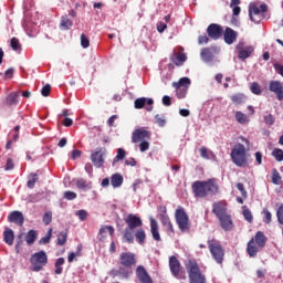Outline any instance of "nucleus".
<instances>
[{
  "instance_id": "13",
  "label": "nucleus",
  "mask_w": 283,
  "mask_h": 283,
  "mask_svg": "<svg viewBox=\"0 0 283 283\" xmlns=\"http://www.w3.org/2000/svg\"><path fill=\"white\" fill-rule=\"evenodd\" d=\"M158 220L161 222L165 231L168 235H174V223H171V219L169 218V214H167V208L160 207V213L158 214Z\"/></svg>"
},
{
  "instance_id": "32",
  "label": "nucleus",
  "mask_w": 283,
  "mask_h": 283,
  "mask_svg": "<svg viewBox=\"0 0 283 283\" xmlns=\"http://www.w3.org/2000/svg\"><path fill=\"white\" fill-rule=\"evenodd\" d=\"M3 241L9 247H12L14 244V231L10 228H7L3 232Z\"/></svg>"
},
{
  "instance_id": "2",
  "label": "nucleus",
  "mask_w": 283,
  "mask_h": 283,
  "mask_svg": "<svg viewBox=\"0 0 283 283\" xmlns=\"http://www.w3.org/2000/svg\"><path fill=\"white\" fill-rule=\"evenodd\" d=\"M195 198H207V196H216L220 191L218 179L210 178L206 181L197 180L191 185Z\"/></svg>"
},
{
  "instance_id": "23",
  "label": "nucleus",
  "mask_w": 283,
  "mask_h": 283,
  "mask_svg": "<svg viewBox=\"0 0 283 283\" xmlns=\"http://www.w3.org/2000/svg\"><path fill=\"white\" fill-rule=\"evenodd\" d=\"M223 40L228 45H233V42L238 41V33L233 29L227 27L223 32Z\"/></svg>"
},
{
  "instance_id": "48",
  "label": "nucleus",
  "mask_w": 283,
  "mask_h": 283,
  "mask_svg": "<svg viewBox=\"0 0 283 283\" xmlns=\"http://www.w3.org/2000/svg\"><path fill=\"white\" fill-rule=\"evenodd\" d=\"M250 90L252 94H255L256 96H260V94H262V88L260 87V84L258 82L252 83Z\"/></svg>"
},
{
  "instance_id": "26",
  "label": "nucleus",
  "mask_w": 283,
  "mask_h": 283,
  "mask_svg": "<svg viewBox=\"0 0 283 283\" xmlns=\"http://www.w3.org/2000/svg\"><path fill=\"white\" fill-rule=\"evenodd\" d=\"M123 182H125L123 175L115 172L111 176V185H112L113 189H118V188L123 187Z\"/></svg>"
},
{
  "instance_id": "44",
  "label": "nucleus",
  "mask_w": 283,
  "mask_h": 283,
  "mask_svg": "<svg viewBox=\"0 0 283 283\" xmlns=\"http://www.w3.org/2000/svg\"><path fill=\"white\" fill-rule=\"evenodd\" d=\"M11 49L13 52H21V42L17 38H12L10 41Z\"/></svg>"
},
{
  "instance_id": "53",
  "label": "nucleus",
  "mask_w": 283,
  "mask_h": 283,
  "mask_svg": "<svg viewBox=\"0 0 283 283\" xmlns=\"http://www.w3.org/2000/svg\"><path fill=\"white\" fill-rule=\"evenodd\" d=\"M65 200H76L77 195L74 191L67 190L64 192Z\"/></svg>"
},
{
  "instance_id": "55",
  "label": "nucleus",
  "mask_w": 283,
  "mask_h": 283,
  "mask_svg": "<svg viewBox=\"0 0 283 283\" xmlns=\"http://www.w3.org/2000/svg\"><path fill=\"white\" fill-rule=\"evenodd\" d=\"M75 214L78 217V219L83 222L87 220V211L86 210H78L75 212Z\"/></svg>"
},
{
  "instance_id": "34",
  "label": "nucleus",
  "mask_w": 283,
  "mask_h": 283,
  "mask_svg": "<svg viewBox=\"0 0 283 283\" xmlns=\"http://www.w3.org/2000/svg\"><path fill=\"white\" fill-rule=\"evenodd\" d=\"M234 118L237 120V123H239L240 125H247V123H249V116H247V114L237 111L234 114Z\"/></svg>"
},
{
  "instance_id": "50",
  "label": "nucleus",
  "mask_w": 283,
  "mask_h": 283,
  "mask_svg": "<svg viewBox=\"0 0 283 283\" xmlns=\"http://www.w3.org/2000/svg\"><path fill=\"white\" fill-rule=\"evenodd\" d=\"M50 240H52V228L49 229L45 237L40 239V244H50Z\"/></svg>"
},
{
  "instance_id": "14",
  "label": "nucleus",
  "mask_w": 283,
  "mask_h": 283,
  "mask_svg": "<svg viewBox=\"0 0 283 283\" xmlns=\"http://www.w3.org/2000/svg\"><path fill=\"white\" fill-rule=\"evenodd\" d=\"M170 61L177 67H181V65H185V63L187 62V54L185 53V48L180 46L177 53L174 52L170 55Z\"/></svg>"
},
{
  "instance_id": "30",
  "label": "nucleus",
  "mask_w": 283,
  "mask_h": 283,
  "mask_svg": "<svg viewBox=\"0 0 283 283\" xmlns=\"http://www.w3.org/2000/svg\"><path fill=\"white\" fill-rule=\"evenodd\" d=\"M260 14H261L260 7H258L255 4H250V7H249V18L253 23H260V20L255 19V17H260Z\"/></svg>"
},
{
  "instance_id": "25",
  "label": "nucleus",
  "mask_w": 283,
  "mask_h": 283,
  "mask_svg": "<svg viewBox=\"0 0 283 283\" xmlns=\"http://www.w3.org/2000/svg\"><path fill=\"white\" fill-rule=\"evenodd\" d=\"M212 213H214L216 218H222V216H227V206L224 203L218 201L212 205Z\"/></svg>"
},
{
  "instance_id": "24",
  "label": "nucleus",
  "mask_w": 283,
  "mask_h": 283,
  "mask_svg": "<svg viewBox=\"0 0 283 283\" xmlns=\"http://www.w3.org/2000/svg\"><path fill=\"white\" fill-rule=\"evenodd\" d=\"M262 248H260L258 244H255V239H251L249 242H248V245H247V253L249 255V258H256L258 256V253H260V250Z\"/></svg>"
},
{
  "instance_id": "6",
  "label": "nucleus",
  "mask_w": 283,
  "mask_h": 283,
  "mask_svg": "<svg viewBox=\"0 0 283 283\" xmlns=\"http://www.w3.org/2000/svg\"><path fill=\"white\" fill-rule=\"evenodd\" d=\"M230 156L237 167H249V156L247 155V147L244 145H234Z\"/></svg>"
},
{
  "instance_id": "28",
  "label": "nucleus",
  "mask_w": 283,
  "mask_h": 283,
  "mask_svg": "<svg viewBox=\"0 0 283 283\" xmlns=\"http://www.w3.org/2000/svg\"><path fill=\"white\" fill-rule=\"evenodd\" d=\"M114 228L112 226H102L99 229V242H105L107 235L105 233H109L111 238H114Z\"/></svg>"
},
{
  "instance_id": "35",
  "label": "nucleus",
  "mask_w": 283,
  "mask_h": 283,
  "mask_svg": "<svg viewBox=\"0 0 283 283\" xmlns=\"http://www.w3.org/2000/svg\"><path fill=\"white\" fill-rule=\"evenodd\" d=\"M127 156V151L124 148L117 149V155L113 159V167L116 166V163H120V160H125Z\"/></svg>"
},
{
  "instance_id": "38",
  "label": "nucleus",
  "mask_w": 283,
  "mask_h": 283,
  "mask_svg": "<svg viewBox=\"0 0 283 283\" xmlns=\"http://www.w3.org/2000/svg\"><path fill=\"white\" fill-rule=\"evenodd\" d=\"M83 255V245H77L76 252H71L67 256V262L72 263L76 258H81Z\"/></svg>"
},
{
  "instance_id": "49",
  "label": "nucleus",
  "mask_w": 283,
  "mask_h": 283,
  "mask_svg": "<svg viewBox=\"0 0 283 283\" xmlns=\"http://www.w3.org/2000/svg\"><path fill=\"white\" fill-rule=\"evenodd\" d=\"M272 156H274L275 160H277V163H282L283 160V150L280 148H275L272 151Z\"/></svg>"
},
{
  "instance_id": "59",
  "label": "nucleus",
  "mask_w": 283,
  "mask_h": 283,
  "mask_svg": "<svg viewBox=\"0 0 283 283\" xmlns=\"http://www.w3.org/2000/svg\"><path fill=\"white\" fill-rule=\"evenodd\" d=\"M12 169H14V161H12V159L8 158L4 170L12 171Z\"/></svg>"
},
{
  "instance_id": "47",
  "label": "nucleus",
  "mask_w": 283,
  "mask_h": 283,
  "mask_svg": "<svg viewBox=\"0 0 283 283\" xmlns=\"http://www.w3.org/2000/svg\"><path fill=\"white\" fill-rule=\"evenodd\" d=\"M243 217L245 218L247 222H253V213H251V210H249L247 206H243Z\"/></svg>"
},
{
  "instance_id": "60",
  "label": "nucleus",
  "mask_w": 283,
  "mask_h": 283,
  "mask_svg": "<svg viewBox=\"0 0 283 283\" xmlns=\"http://www.w3.org/2000/svg\"><path fill=\"white\" fill-rule=\"evenodd\" d=\"M161 103L165 105V107H171V97L169 95H165Z\"/></svg>"
},
{
  "instance_id": "9",
  "label": "nucleus",
  "mask_w": 283,
  "mask_h": 283,
  "mask_svg": "<svg viewBox=\"0 0 283 283\" xmlns=\"http://www.w3.org/2000/svg\"><path fill=\"white\" fill-rule=\"evenodd\" d=\"M208 249L212 255V259L217 264H223L224 262V248L217 239H208Z\"/></svg>"
},
{
  "instance_id": "1",
  "label": "nucleus",
  "mask_w": 283,
  "mask_h": 283,
  "mask_svg": "<svg viewBox=\"0 0 283 283\" xmlns=\"http://www.w3.org/2000/svg\"><path fill=\"white\" fill-rule=\"evenodd\" d=\"M118 269H112L108 274L111 277H118L119 280H129L134 273V266L137 264L136 254L133 252H122L119 254Z\"/></svg>"
},
{
  "instance_id": "64",
  "label": "nucleus",
  "mask_w": 283,
  "mask_h": 283,
  "mask_svg": "<svg viewBox=\"0 0 283 283\" xmlns=\"http://www.w3.org/2000/svg\"><path fill=\"white\" fill-rule=\"evenodd\" d=\"M63 125L64 127H72V125H74V120H72V118L70 117H65L63 120Z\"/></svg>"
},
{
  "instance_id": "4",
  "label": "nucleus",
  "mask_w": 283,
  "mask_h": 283,
  "mask_svg": "<svg viewBox=\"0 0 283 283\" xmlns=\"http://www.w3.org/2000/svg\"><path fill=\"white\" fill-rule=\"evenodd\" d=\"M149 140H151V133L145 129V127L137 128L132 133V143L135 145L139 143V150L142 153L149 149Z\"/></svg>"
},
{
  "instance_id": "27",
  "label": "nucleus",
  "mask_w": 283,
  "mask_h": 283,
  "mask_svg": "<svg viewBox=\"0 0 283 283\" xmlns=\"http://www.w3.org/2000/svg\"><path fill=\"white\" fill-rule=\"evenodd\" d=\"M150 233L156 242H160V231L158 230V221L155 219H150Z\"/></svg>"
},
{
  "instance_id": "18",
  "label": "nucleus",
  "mask_w": 283,
  "mask_h": 283,
  "mask_svg": "<svg viewBox=\"0 0 283 283\" xmlns=\"http://www.w3.org/2000/svg\"><path fill=\"white\" fill-rule=\"evenodd\" d=\"M220 49L218 46L203 48L201 49L200 56L205 63H211L214 59L213 54H218Z\"/></svg>"
},
{
  "instance_id": "36",
  "label": "nucleus",
  "mask_w": 283,
  "mask_h": 283,
  "mask_svg": "<svg viewBox=\"0 0 283 283\" xmlns=\"http://www.w3.org/2000/svg\"><path fill=\"white\" fill-rule=\"evenodd\" d=\"M36 230H29L27 235H25V242L29 244V247H32L34 242H36Z\"/></svg>"
},
{
  "instance_id": "29",
  "label": "nucleus",
  "mask_w": 283,
  "mask_h": 283,
  "mask_svg": "<svg viewBox=\"0 0 283 283\" xmlns=\"http://www.w3.org/2000/svg\"><path fill=\"white\" fill-rule=\"evenodd\" d=\"M7 107H14L19 105V92H12L6 97Z\"/></svg>"
},
{
  "instance_id": "33",
  "label": "nucleus",
  "mask_w": 283,
  "mask_h": 283,
  "mask_svg": "<svg viewBox=\"0 0 283 283\" xmlns=\"http://www.w3.org/2000/svg\"><path fill=\"white\" fill-rule=\"evenodd\" d=\"M134 238H136L138 244L143 245L145 244V240H147V233H145L143 228H139L134 230Z\"/></svg>"
},
{
  "instance_id": "43",
  "label": "nucleus",
  "mask_w": 283,
  "mask_h": 283,
  "mask_svg": "<svg viewBox=\"0 0 283 283\" xmlns=\"http://www.w3.org/2000/svg\"><path fill=\"white\" fill-rule=\"evenodd\" d=\"M272 182L273 185H282V176H280V172L277 169H272Z\"/></svg>"
},
{
  "instance_id": "19",
  "label": "nucleus",
  "mask_w": 283,
  "mask_h": 283,
  "mask_svg": "<svg viewBox=\"0 0 283 283\" xmlns=\"http://www.w3.org/2000/svg\"><path fill=\"white\" fill-rule=\"evenodd\" d=\"M8 222H12L13 224H18V227H23L25 222V217L23 212L15 210L9 213Z\"/></svg>"
},
{
  "instance_id": "46",
  "label": "nucleus",
  "mask_w": 283,
  "mask_h": 283,
  "mask_svg": "<svg viewBox=\"0 0 283 283\" xmlns=\"http://www.w3.org/2000/svg\"><path fill=\"white\" fill-rule=\"evenodd\" d=\"M262 213H263V222L265 224H271V220L273 218V214H271V211H269V209L264 208Z\"/></svg>"
},
{
  "instance_id": "62",
  "label": "nucleus",
  "mask_w": 283,
  "mask_h": 283,
  "mask_svg": "<svg viewBox=\"0 0 283 283\" xmlns=\"http://www.w3.org/2000/svg\"><path fill=\"white\" fill-rule=\"evenodd\" d=\"M198 43H199V45H202L205 43H209V36H207V34L199 35Z\"/></svg>"
},
{
  "instance_id": "17",
  "label": "nucleus",
  "mask_w": 283,
  "mask_h": 283,
  "mask_svg": "<svg viewBox=\"0 0 283 283\" xmlns=\"http://www.w3.org/2000/svg\"><path fill=\"white\" fill-rule=\"evenodd\" d=\"M237 50L239 52V59L241 61H245V59H249L253 52H255V49L253 45L245 46L244 42L240 41L237 45Z\"/></svg>"
},
{
  "instance_id": "12",
  "label": "nucleus",
  "mask_w": 283,
  "mask_h": 283,
  "mask_svg": "<svg viewBox=\"0 0 283 283\" xmlns=\"http://www.w3.org/2000/svg\"><path fill=\"white\" fill-rule=\"evenodd\" d=\"M107 154V149L103 147L96 148L95 151L91 154V161L93 163L96 169H101L105 166V156Z\"/></svg>"
},
{
  "instance_id": "31",
  "label": "nucleus",
  "mask_w": 283,
  "mask_h": 283,
  "mask_svg": "<svg viewBox=\"0 0 283 283\" xmlns=\"http://www.w3.org/2000/svg\"><path fill=\"white\" fill-rule=\"evenodd\" d=\"M253 240L255 244L259 245V249H264L266 247V235H264V232L258 231Z\"/></svg>"
},
{
  "instance_id": "37",
  "label": "nucleus",
  "mask_w": 283,
  "mask_h": 283,
  "mask_svg": "<svg viewBox=\"0 0 283 283\" xmlns=\"http://www.w3.org/2000/svg\"><path fill=\"white\" fill-rule=\"evenodd\" d=\"M63 264H65V258H63V256L59 258L55 261V263H54V266H55L54 273H55V275H61L63 273Z\"/></svg>"
},
{
  "instance_id": "3",
  "label": "nucleus",
  "mask_w": 283,
  "mask_h": 283,
  "mask_svg": "<svg viewBox=\"0 0 283 283\" xmlns=\"http://www.w3.org/2000/svg\"><path fill=\"white\" fill-rule=\"evenodd\" d=\"M124 222L127 227L123 233V241L127 242V244H134V231L143 227V219L134 213H130L124 218Z\"/></svg>"
},
{
  "instance_id": "39",
  "label": "nucleus",
  "mask_w": 283,
  "mask_h": 283,
  "mask_svg": "<svg viewBox=\"0 0 283 283\" xmlns=\"http://www.w3.org/2000/svg\"><path fill=\"white\" fill-rule=\"evenodd\" d=\"M73 25V22L67 15H63L61 18V23H60V30H70V28Z\"/></svg>"
},
{
  "instance_id": "61",
  "label": "nucleus",
  "mask_w": 283,
  "mask_h": 283,
  "mask_svg": "<svg viewBox=\"0 0 283 283\" xmlns=\"http://www.w3.org/2000/svg\"><path fill=\"white\" fill-rule=\"evenodd\" d=\"M237 189L241 192V196L243 198H247V190L244 189V184H237Z\"/></svg>"
},
{
  "instance_id": "21",
  "label": "nucleus",
  "mask_w": 283,
  "mask_h": 283,
  "mask_svg": "<svg viewBox=\"0 0 283 283\" xmlns=\"http://www.w3.org/2000/svg\"><path fill=\"white\" fill-rule=\"evenodd\" d=\"M220 227L223 231H233L234 224L231 214L227 213L220 217L219 219Z\"/></svg>"
},
{
  "instance_id": "40",
  "label": "nucleus",
  "mask_w": 283,
  "mask_h": 283,
  "mask_svg": "<svg viewBox=\"0 0 283 283\" xmlns=\"http://www.w3.org/2000/svg\"><path fill=\"white\" fill-rule=\"evenodd\" d=\"M36 182H39V175H36V172H31L29 175V180L27 182V187L29 189H34V185H36Z\"/></svg>"
},
{
  "instance_id": "11",
  "label": "nucleus",
  "mask_w": 283,
  "mask_h": 283,
  "mask_svg": "<svg viewBox=\"0 0 283 283\" xmlns=\"http://www.w3.org/2000/svg\"><path fill=\"white\" fill-rule=\"evenodd\" d=\"M191 85V80L189 77H181L178 82H172V87L176 88L177 98H186L187 92H189V87Z\"/></svg>"
},
{
  "instance_id": "63",
  "label": "nucleus",
  "mask_w": 283,
  "mask_h": 283,
  "mask_svg": "<svg viewBox=\"0 0 283 283\" xmlns=\"http://www.w3.org/2000/svg\"><path fill=\"white\" fill-rule=\"evenodd\" d=\"M125 165H127L128 167H136L137 165L136 158L132 157L129 159H126Z\"/></svg>"
},
{
  "instance_id": "51",
  "label": "nucleus",
  "mask_w": 283,
  "mask_h": 283,
  "mask_svg": "<svg viewBox=\"0 0 283 283\" xmlns=\"http://www.w3.org/2000/svg\"><path fill=\"white\" fill-rule=\"evenodd\" d=\"M81 45L84 49L90 48V38H87V35H85L84 33L81 34Z\"/></svg>"
},
{
  "instance_id": "56",
  "label": "nucleus",
  "mask_w": 283,
  "mask_h": 283,
  "mask_svg": "<svg viewBox=\"0 0 283 283\" xmlns=\"http://www.w3.org/2000/svg\"><path fill=\"white\" fill-rule=\"evenodd\" d=\"M276 218L280 224H283V205H281L276 211Z\"/></svg>"
},
{
  "instance_id": "5",
  "label": "nucleus",
  "mask_w": 283,
  "mask_h": 283,
  "mask_svg": "<svg viewBox=\"0 0 283 283\" xmlns=\"http://www.w3.org/2000/svg\"><path fill=\"white\" fill-rule=\"evenodd\" d=\"M189 283H207V276L200 270V265L196 260H189L186 264Z\"/></svg>"
},
{
  "instance_id": "15",
  "label": "nucleus",
  "mask_w": 283,
  "mask_h": 283,
  "mask_svg": "<svg viewBox=\"0 0 283 283\" xmlns=\"http://www.w3.org/2000/svg\"><path fill=\"white\" fill-rule=\"evenodd\" d=\"M207 34L213 41H218V39H221L222 34H224V30L222 29V25L216 24V23H211L207 28Z\"/></svg>"
},
{
  "instance_id": "52",
  "label": "nucleus",
  "mask_w": 283,
  "mask_h": 283,
  "mask_svg": "<svg viewBox=\"0 0 283 283\" xmlns=\"http://www.w3.org/2000/svg\"><path fill=\"white\" fill-rule=\"evenodd\" d=\"M155 123H156L159 127H165V125H167V120L165 119V117H161L160 115H156V116H155Z\"/></svg>"
},
{
  "instance_id": "20",
  "label": "nucleus",
  "mask_w": 283,
  "mask_h": 283,
  "mask_svg": "<svg viewBox=\"0 0 283 283\" xmlns=\"http://www.w3.org/2000/svg\"><path fill=\"white\" fill-rule=\"evenodd\" d=\"M135 105V109H143V107H145V105H148V107H146L147 112H151L154 109V99L153 98H146V97H139L136 98L134 102Z\"/></svg>"
},
{
  "instance_id": "54",
  "label": "nucleus",
  "mask_w": 283,
  "mask_h": 283,
  "mask_svg": "<svg viewBox=\"0 0 283 283\" xmlns=\"http://www.w3.org/2000/svg\"><path fill=\"white\" fill-rule=\"evenodd\" d=\"M50 92H52V86L50 84L44 85L41 90L42 96L45 97L50 96Z\"/></svg>"
},
{
  "instance_id": "41",
  "label": "nucleus",
  "mask_w": 283,
  "mask_h": 283,
  "mask_svg": "<svg viewBox=\"0 0 283 283\" xmlns=\"http://www.w3.org/2000/svg\"><path fill=\"white\" fill-rule=\"evenodd\" d=\"M230 98L232 103H234V105H242V103H244L247 97L242 93H237L232 95Z\"/></svg>"
},
{
  "instance_id": "45",
  "label": "nucleus",
  "mask_w": 283,
  "mask_h": 283,
  "mask_svg": "<svg viewBox=\"0 0 283 283\" xmlns=\"http://www.w3.org/2000/svg\"><path fill=\"white\" fill-rule=\"evenodd\" d=\"M67 242V232L62 231L57 234V245L64 247V244Z\"/></svg>"
},
{
  "instance_id": "42",
  "label": "nucleus",
  "mask_w": 283,
  "mask_h": 283,
  "mask_svg": "<svg viewBox=\"0 0 283 283\" xmlns=\"http://www.w3.org/2000/svg\"><path fill=\"white\" fill-rule=\"evenodd\" d=\"M77 189H92V182H87V180L80 178L76 180Z\"/></svg>"
},
{
  "instance_id": "16",
  "label": "nucleus",
  "mask_w": 283,
  "mask_h": 283,
  "mask_svg": "<svg viewBox=\"0 0 283 283\" xmlns=\"http://www.w3.org/2000/svg\"><path fill=\"white\" fill-rule=\"evenodd\" d=\"M135 275L139 283H154V280L151 279V275H149V272H147V269H145V265H138L135 270Z\"/></svg>"
},
{
  "instance_id": "8",
  "label": "nucleus",
  "mask_w": 283,
  "mask_h": 283,
  "mask_svg": "<svg viewBox=\"0 0 283 283\" xmlns=\"http://www.w3.org/2000/svg\"><path fill=\"white\" fill-rule=\"evenodd\" d=\"M31 271L39 273L48 266V253L43 250L35 252L30 258Z\"/></svg>"
},
{
  "instance_id": "57",
  "label": "nucleus",
  "mask_w": 283,
  "mask_h": 283,
  "mask_svg": "<svg viewBox=\"0 0 283 283\" xmlns=\"http://www.w3.org/2000/svg\"><path fill=\"white\" fill-rule=\"evenodd\" d=\"M42 220L44 224L46 226L50 224L52 222V212L50 211L45 212Z\"/></svg>"
},
{
  "instance_id": "7",
  "label": "nucleus",
  "mask_w": 283,
  "mask_h": 283,
  "mask_svg": "<svg viewBox=\"0 0 283 283\" xmlns=\"http://www.w3.org/2000/svg\"><path fill=\"white\" fill-rule=\"evenodd\" d=\"M175 220L181 233H189V231H191V221H189V214H187L185 208L179 207L178 209H176Z\"/></svg>"
},
{
  "instance_id": "10",
  "label": "nucleus",
  "mask_w": 283,
  "mask_h": 283,
  "mask_svg": "<svg viewBox=\"0 0 283 283\" xmlns=\"http://www.w3.org/2000/svg\"><path fill=\"white\" fill-rule=\"evenodd\" d=\"M169 270L176 280H187V273L182 271V264H180V260L176 255L169 258Z\"/></svg>"
},
{
  "instance_id": "58",
  "label": "nucleus",
  "mask_w": 283,
  "mask_h": 283,
  "mask_svg": "<svg viewBox=\"0 0 283 283\" xmlns=\"http://www.w3.org/2000/svg\"><path fill=\"white\" fill-rule=\"evenodd\" d=\"M264 123L269 126L274 125L275 118L271 114H269L264 117Z\"/></svg>"
},
{
  "instance_id": "22",
  "label": "nucleus",
  "mask_w": 283,
  "mask_h": 283,
  "mask_svg": "<svg viewBox=\"0 0 283 283\" xmlns=\"http://www.w3.org/2000/svg\"><path fill=\"white\" fill-rule=\"evenodd\" d=\"M270 92L276 95L277 101L283 99V84L280 81H271L269 85Z\"/></svg>"
}]
</instances>
